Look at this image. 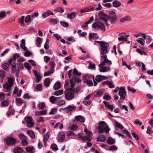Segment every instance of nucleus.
Returning <instances> with one entry per match:
<instances>
[{
    "instance_id": "nucleus-1",
    "label": "nucleus",
    "mask_w": 153,
    "mask_h": 153,
    "mask_svg": "<svg viewBox=\"0 0 153 153\" xmlns=\"http://www.w3.org/2000/svg\"><path fill=\"white\" fill-rule=\"evenodd\" d=\"M110 129L108 125L106 124L105 121H100L99 123L98 127V133L99 134H102L103 132L108 133Z\"/></svg>"
},
{
    "instance_id": "nucleus-2",
    "label": "nucleus",
    "mask_w": 153,
    "mask_h": 153,
    "mask_svg": "<svg viewBox=\"0 0 153 153\" xmlns=\"http://www.w3.org/2000/svg\"><path fill=\"white\" fill-rule=\"evenodd\" d=\"M109 45L108 43L106 42L105 44L100 47L101 48L100 50V53L101 54V57L103 58V56H107L106 54L108 52V47Z\"/></svg>"
},
{
    "instance_id": "nucleus-3",
    "label": "nucleus",
    "mask_w": 153,
    "mask_h": 153,
    "mask_svg": "<svg viewBox=\"0 0 153 153\" xmlns=\"http://www.w3.org/2000/svg\"><path fill=\"white\" fill-rule=\"evenodd\" d=\"M117 20L116 13L113 11H110L108 16V21L109 20L111 24H114Z\"/></svg>"
},
{
    "instance_id": "nucleus-4",
    "label": "nucleus",
    "mask_w": 153,
    "mask_h": 153,
    "mask_svg": "<svg viewBox=\"0 0 153 153\" xmlns=\"http://www.w3.org/2000/svg\"><path fill=\"white\" fill-rule=\"evenodd\" d=\"M92 27L96 29H100L103 31L105 30L104 25L100 21H97L93 23Z\"/></svg>"
},
{
    "instance_id": "nucleus-5",
    "label": "nucleus",
    "mask_w": 153,
    "mask_h": 153,
    "mask_svg": "<svg viewBox=\"0 0 153 153\" xmlns=\"http://www.w3.org/2000/svg\"><path fill=\"white\" fill-rule=\"evenodd\" d=\"M5 142L7 145L9 146H14L17 142L16 139L12 136L7 137L6 139Z\"/></svg>"
},
{
    "instance_id": "nucleus-6",
    "label": "nucleus",
    "mask_w": 153,
    "mask_h": 153,
    "mask_svg": "<svg viewBox=\"0 0 153 153\" xmlns=\"http://www.w3.org/2000/svg\"><path fill=\"white\" fill-rule=\"evenodd\" d=\"M98 16L100 20L104 21L105 22V24L106 25L108 26V24L107 22L108 15L102 11H101L99 12Z\"/></svg>"
},
{
    "instance_id": "nucleus-7",
    "label": "nucleus",
    "mask_w": 153,
    "mask_h": 153,
    "mask_svg": "<svg viewBox=\"0 0 153 153\" xmlns=\"http://www.w3.org/2000/svg\"><path fill=\"white\" fill-rule=\"evenodd\" d=\"M119 94L120 96V99L121 100H124L126 94V91L124 87L122 86L120 87L119 92Z\"/></svg>"
},
{
    "instance_id": "nucleus-8",
    "label": "nucleus",
    "mask_w": 153,
    "mask_h": 153,
    "mask_svg": "<svg viewBox=\"0 0 153 153\" xmlns=\"http://www.w3.org/2000/svg\"><path fill=\"white\" fill-rule=\"evenodd\" d=\"M33 72L35 76V82L36 83L39 82L42 79L41 76L39 74L38 71L36 70H33Z\"/></svg>"
},
{
    "instance_id": "nucleus-9",
    "label": "nucleus",
    "mask_w": 153,
    "mask_h": 153,
    "mask_svg": "<svg viewBox=\"0 0 153 153\" xmlns=\"http://www.w3.org/2000/svg\"><path fill=\"white\" fill-rule=\"evenodd\" d=\"M65 97L66 100H71L73 99L74 97V94L71 93V92H67L65 93Z\"/></svg>"
},
{
    "instance_id": "nucleus-10",
    "label": "nucleus",
    "mask_w": 153,
    "mask_h": 153,
    "mask_svg": "<svg viewBox=\"0 0 153 153\" xmlns=\"http://www.w3.org/2000/svg\"><path fill=\"white\" fill-rule=\"evenodd\" d=\"M76 107L75 106H71V105H68L67 107L65 108V113H69L71 111L75 110L76 109Z\"/></svg>"
},
{
    "instance_id": "nucleus-11",
    "label": "nucleus",
    "mask_w": 153,
    "mask_h": 153,
    "mask_svg": "<svg viewBox=\"0 0 153 153\" xmlns=\"http://www.w3.org/2000/svg\"><path fill=\"white\" fill-rule=\"evenodd\" d=\"M78 137L81 139L83 141H84L85 140L87 141H91L92 139V137L89 134L83 136H79Z\"/></svg>"
},
{
    "instance_id": "nucleus-12",
    "label": "nucleus",
    "mask_w": 153,
    "mask_h": 153,
    "mask_svg": "<svg viewBox=\"0 0 153 153\" xmlns=\"http://www.w3.org/2000/svg\"><path fill=\"white\" fill-rule=\"evenodd\" d=\"M124 34L125 35L126 33L125 32H123L121 33H120L118 35V36H120V35H121L120 37H119L118 39V40L119 41H126L127 40V38L126 37H125V35H123V34Z\"/></svg>"
},
{
    "instance_id": "nucleus-13",
    "label": "nucleus",
    "mask_w": 153,
    "mask_h": 153,
    "mask_svg": "<svg viewBox=\"0 0 153 153\" xmlns=\"http://www.w3.org/2000/svg\"><path fill=\"white\" fill-rule=\"evenodd\" d=\"M99 36L97 33H90L89 35V39L90 41L92 40V39H98Z\"/></svg>"
},
{
    "instance_id": "nucleus-14",
    "label": "nucleus",
    "mask_w": 153,
    "mask_h": 153,
    "mask_svg": "<svg viewBox=\"0 0 153 153\" xmlns=\"http://www.w3.org/2000/svg\"><path fill=\"white\" fill-rule=\"evenodd\" d=\"M13 152L14 153H22L23 152V150L22 148L17 146L14 148Z\"/></svg>"
},
{
    "instance_id": "nucleus-15",
    "label": "nucleus",
    "mask_w": 153,
    "mask_h": 153,
    "mask_svg": "<svg viewBox=\"0 0 153 153\" xmlns=\"http://www.w3.org/2000/svg\"><path fill=\"white\" fill-rule=\"evenodd\" d=\"M102 58L104 60V61L102 62V63L103 65H105L106 63L108 65H111V61L108 59L107 56H103V58Z\"/></svg>"
},
{
    "instance_id": "nucleus-16",
    "label": "nucleus",
    "mask_w": 153,
    "mask_h": 153,
    "mask_svg": "<svg viewBox=\"0 0 153 153\" xmlns=\"http://www.w3.org/2000/svg\"><path fill=\"white\" fill-rule=\"evenodd\" d=\"M106 139V136L103 134L100 135L97 138V141L104 142L105 141Z\"/></svg>"
},
{
    "instance_id": "nucleus-17",
    "label": "nucleus",
    "mask_w": 153,
    "mask_h": 153,
    "mask_svg": "<svg viewBox=\"0 0 153 153\" xmlns=\"http://www.w3.org/2000/svg\"><path fill=\"white\" fill-rule=\"evenodd\" d=\"M76 13L73 12L70 13H68L67 18L69 19H74L76 17Z\"/></svg>"
},
{
    "instance_id": "nucleus-18",
    "label": "nucleus",
    "mask_w": 153,
    "mask_h": 153,
    "mask_svg": "<svg viewBox=\"0 0 153 153\" xmlns=\"http://www.w3.org/2000/svg\"><path fill=\"white\" fill-rule=\"evenodd\" d=\"M42 43V40L41 38L39 37L36 38L35 41V44L36 46L39 48L41 47V44Z\"/></svg>"
},
{
    "instance_id": "nucleus-19",
    "label": "nucleus",
    "mask_w": 153,
    "mask_h": 153,
    "mask_svg": "<svg viewBox=\"0 0 153 153\" xmlns=\"http://www.w3.org/2000/svg\"><path fill=\"white\" fill-rule=\"evenodd\" d=\"M75 119L76 121H78L80 122H84L85 121L84 117L81 115H78L75 117Z\"/></svg>"
},
{
    "instance_id": "nucleus-20",
    "label": "nucleus",
    "mask_w": 153,
    "mask_h": 153,
    "mask_svg": "<svg viewBox=\"0 0 153 153\" xmlns=\"http://www.w3.org/2000/svg\"><path fill=\"white\" fill-rule=\"evenodd\" d=\"M15 101L16 105L18 106H20L22 103L25 102L22 100L21 98H17L16 99Z\"/></svg>"
},
{
    "instance_id": "nucleus-21",
    "label": "nucleus",
    "mask_w": 153,
    "mask_h": 153,
    "mask_svg": "<svg viewBox=\"0 0 153 153\" xmlns=\"http://www.w3.org/2000/svg\"><path fill=\"white\" fill-rule=\"evenodd\" d=\"M131 19L130 16H127L121 18L120 21L121 22H123L126 21H131Z\"/></svg>"
},
{
    "instance_id": "nucleus-22",
    "label": "nucleus",
    "mask_w": 153,
    "mask_h": 153,
    "mask_svg": "<svg viewBox=\"0 0 153 153\" xmlns=\"http://www.w3.org/2000/svg\"><path fill=\"white\" fill-rule=\"evenodd\" d=\"M25 18V16H22L19 19V22L22 27H25L26 26V25L24 22Z\"/></svg>"
},
{
    "instance_id": "nucleus-23",
    "label": "nucleus",
    "mask_w": 153,
    "mask_h": 153,
    "mask_svg": "<svg viewBox=\"0 0 153 153\" xmlns=\"http://www.w3.org/2000/svg\"><path fill=\"white\" fill-rule=\"evenodd\" d=\"M27 132L31 138L34 139L35 138V134L33 131L31 130H28L27 131Z\"/></svg>"
},
{
    "instance_id": "nucleus-24",
    "label": "nucleus",
    "mask_w": 153,
    "mask_h": 153,
    "mask_svg": "<svg viewBox=\"0 0 153 153\" xmlns=\"http://www.w3.org/2000/svg\"><path fill=\"white\" fill-rule=\"evenodd\" d=\"M95 9L93 7L89 6L88 7L86 8L85 9L81 10L82 13L91 11L94 10Z\"/></svg>"
},
{
    "instance_id": "nucleus-25",
    "label": "nucleus",
    "mask_w": 153,
    "mask_h": 153,
    "mask_svg": "<svg viewBox=\"0 0 153 153\" xmlns=\"http://www.w3.org/2000/svg\"><path fill=\"white\" fill-rule=\"evenodd\" d=\"M115 140L113 139L112 137H109L107 140V143L109 144L112 145L115 143Z\"/></svg>"
},
{
    "instance_id": "nucleus-26",
    "label": "nucleus",
    "mask_w": 153,
    "mask_h": 153,
    "mask_svg": "<svg viewBox=\"0 0 153 153\" xmlns=\"http://www.w3.org/2000/svg\"><path fill=\"white\" fill-rule=\"evenodd\" d=\"M53 13L50 10H48L44 13L42 15L44 18H46L47 17L51 15H53Z\"/></svg>"
},
{
    "instance_id": "nucleus-27",
    "label": "nucleus",
    "mask_w": 153,
    "mask_h": 153,
    "mask_svg": "<svg viewBox=\"0 0 153 153\" xmlns=\"http://www.w3.org/2000/svg\"><path fill=\"white\" fill-rule=\"evenodd\" d=\"M50 82V78H46L44 82V84L45 87H48L49 86Z\"/></svg>"
},
{
    "instance_id": "nucleus-28",
    "label": "nucleus",
    "mask_w": 153,
    "mask_h": 153,
    "mask_svg": "<svg viewBox=\"0 0 153 153\" xmlns=\"http://www.w3.org/2000/svg\"><path fill=\"white\" fill-rule=\"evenodd\" d=\"M113 6L115 7H118L121 5V3L117 0L114 1L113 2Z\"/></svg>"
},
{
    "instance_id": "nucleus-29",
    "label": "nucleus",
    "mask_w": 153,
    "mask_h": 153,
    "mask_svg": "<svg viewBox=\"0 0 153 153\" xmlns=\"http://www.w3.org/2000/svg\"><path fill=\"white\" fill-rule=\"evenodd\" d=\"M8 82L10 87H12L13 84L14 79L13 78L7 77Z\"/></svg>"
},
{
    "instance_id": "nucleus-30",
    "label": "nucleus",
    "mask_w": 153,
    "mask_h": 153,
    "mask_svg": "<svg viewBox=\"0 0 153 153\" xmlns=\"http://www.w3.org/2000/svg\"><path fill=\"white\" fill-rule=\"evenodd\" d=\"M61 87V84L60 83L58 82L56 83L53 86V88L55 90H58Z\"/></svg>"
},
{
    "instance_id": "nucleus-31",
    "label": "nucleus",
    "mask_w": 153,
    "mask_h": 153,
    "mask_svg": "<svg viewBox=\"0 0 153 153\" xmlns=\"http://www.w3.org/2000/svg\"><path fill=\"white\" fill-rule=\"evenodd\" d=\"M10 102L7 100H3L1 102V105L3 107H7L9 104Z\"/></svg>"
},
{
    "instance_id": "nucleus-32",
    "label": "nucleus",
    "mask_w": 153,
    "mask_h": 153,
    "mask_svg": "<svg viewBox=\"0 0 153 153\" xmlns=\"http://www.w3.org/2000/svg\"><path fill=\"white\" fill-rule=\"evenodd\" d=\"M12 68V72L13 73H15L16 70V65L15 62H13L11 64Z\"/></svg>"
},
{
    "instance_id": "nucleus-33",
    "label": "nucleus",
    "mask_w": 153,
    "mask_h": 153,
    "mask_svg": "<svg viewBox=\"0 0 153 153\" xmlns=\"http://www.w3.org/2000/svg\"><path fill=\"white\" fill-rule=\"evenodd\" d=\"M3 88L4 89H6L7 91L9 92L10 91L11 87H10L9 85L7 83H6L3 86Z\"/></svg>"
},
{
    "instance_id": "nucleus-34",
    "label": "nucleus",
    "mask_w": 153,
    "mask_h": 153,
    "mask_svg": "<svg viewBox=\"0 0 153 153\" xmlns=\"http://www.w3.org/2000/svg\"><path fill=\"white\" fill-rule=\"evenodd\" d=\"M9 65L7 63H3L1 65L2 68L4 70H7L9 68Z\"/></svg>"
},
{
    "instance_id": "nucleus-35",
    "label": "nucleus",
    "mask_w": 153,
    "mask_h": 153,
    "mask_svg": "<svg viewBox=\"0 0 153 153\" xmlns=\"http://www.w3.org/2000/svg\"><path fill=\"white\" fill-rule=\"evenodd\" d=\"M31 16L30 15L27 16L25 20V22L26 23H30L31 21Z\"/></svg>"
},
{
    "instance_id": "nucleus-36",
    "label": "nucleus",
    "mask_w": 153,
    "mask_h": 153,
    "mask_svg": "<svg viewBox=\"0 0 153 153\" xmlns=\"http://www.w3.org/2000/svg\"><path fill=\"white\" fill-rule=\"evenodd\" d=\"M123 132L124 134H126L128 137V138L131 139L132 137L131 135L129 132L127 130L124 129L123 130Z\"/></svg>"
},
{
    "instance_id": "nucleus-37",
    "label": "nucleus",
    "mask_w": 153,
    "mask_h": 153,
    "mask_svg": "<svg viewBox=\"0 0 153 153\" xmlns=\"http://www.w3.org/2000/svg\"><path fill=\"white\" fill-rule=\"evenodd\" d=\"M72 79L76 82L78 83L80 82L82 80L78 77L76 75H74L72 77Z\"/></svg>"
},
{
    "instance_id": "nucleus-38",
    "label": "nucleus",
    "mask_w": 153,
    "mask_h": 153,
    "mask_svg": "<svg viewBox=\"0 0 153 153\" xmlns=\"http://www.w3.org/2000/svg\"><path fill=\"white\" fill-rule=\"evenodd\" d=\"M103 91L102 89L99 90L96 92V94L95 95V97H99L101 96L103 94Z\"/></svg>"
},
{
    "instance_id": "nucleus-39",
    "label": "nucleus",
    "mask_w": 153,
    "mask_h": 153,
    "mask_svg": "<svg viewBox=\"0 0 153 153\" xmlns=\"http://www.w3.org/2000/svg\"><path fill=\"white\" fill-rule=\"evenodd\" d=\"M34 149L33 147H27L25 149L27 152H30V153H35V152L33 151Z\"/></svg>"
},
{
    "instance_id": "nucleus-40",
    "label": "nucleus",
    "mask_w": 153,
    "mask_h": 153,
    "mask_svg": "<svg viewBox=\"0 0 153 153\" xmlns=\"http://www.w3.org/2000/svg\"><path fill=\"white\" fill-rule=\"evenodd\" d=\"M50 132L48 131L46 132L44 136V138L43 140L47 141L49 139Z\"/></svg>"
},
{
    "instance_id": "nucleus-41",
    "label": "nucleus",
    "mask_w": 153,
    "mask_h": 153,
    "mask_svg": "<svg viewBox=\"0 0 153 153\" xmlns=\"http://www.w3.org/2000/svg\"><path fill=\"white\" fill-rule=\"evenodd\" d=\"M78 127L75 124H73L69 126V128L71 130H75Z\"/></svg>"
},
{
    "instance_id": "nucleus-42",
    "label": "nucleus",
    "mask_w": 153,
    "mask_h": 153,
    "mask_svg": "<svg viewBox=\"0 0 153 153\" xmlns=\"http://www.w3.org/2000/svg\"><path fill=\"white\" fill-rule=\"evenodd\" d=\"M50 101L53 104L56 103V97L53 96L51 97L50 98Z\"/></svg>"
},
{
    "instance_id": "nucleus-43",
    "label": "nucleus",
    "mask_w": 153,
    "mask_h": 153,
    "mask_svg": "<svg viewBox=\"0 0 153 153\" xmlns=\"http://www.w3.org/2000/svg\"><path fill=\"white\" fill-rule=\"evenodd\" d=\"M90 79V76L88 74H87L85 75L82 78L83 82H86L89 80Z\"/></svg>"
},
{
    "instance_id": "nucleus-44",
    "label": "nucleus",
    "mask_w": 153,
    "mask_h": 153,
    "mask_svg": "<svg viewBox=\"0 0 153 153\" xmlns=\"http://www.w3.org/2000/svg\"><path fill=\"white\" fill-rule=\"evenodd\" d=\"M15 110L14 109H12L10 110H8L6 113V114L8 116H9L11 114L14 115L15 113Z\"/></svg>"
},
{
    "instance_id": "nucleus-45",
    "label": "nucleus",
    "mask_w": 153,
    "mask_h": 153,
    "mask_svg": "<svg viewBox=\"0 0 153 153\" xmlns=\"http://www.w3.org/2000/svg\"><path fill=\"white\" fill-rule=\"evenodd\" d=\"M115 127H117L121 129H123L124 128L123 126L118 122H115Z\"/></svg>"
},
{
    "instance_id": "nucleus-46",
    "label": "nucleus",
    "mask_w": 153,
    "mask_h": 153,
    "mask_svg": "<svg viewBox=\"0 0 153 153\" xmlns=\"http://www.w3.org/2000/svg\"><path fill=\"white\" fill-rule=\"evenodd\" d=\"M73 73L74 76L77 75L79 76H80L81 75V73L78 72L76 68H74Z\"/></svg>"
},
{
    "instance_id": "nucleus-47",
    "label": "nucleus",
    "mask_w": 153,
    "mask_h": 153,
    "mask_svg": "<svg viewBox=\"0 0 153 153\" xmlns=\"http://www.w3.org/2000/svg\"><path fill=\"white\" fill-rule=\"evenodd\" d=\"M88 68L89 69H95L96 68L95 64L94 63L90 62Z\"/></svg>"
},
{
    "instance_id": "nucleus-48",
    "label": "nucleus",
    "mask_w": 153,
    "mask_h": 153,
    "mask_svg": "<svg viewBox=\"0 0 153 153\" xmlns=\"http://www.w3.org/2000/svg\"><path fill=\"white\" fill-rule=\"evenodd\" d=\"M6 16V12L4 11L0 12V20H1L2 19L5 18Z\"/></svg>"
},
{
    "instance_id": "nucleus-49",
    "label": "nucleus",
    "mask_w": 153,
    "mask_h": 153,
    "mask_svg": "<svg viewBox=\"0 0 153 153\" xmlns=\"http://www.w3.org/2000/svg\"><path fill=\"white\" fill-rule=\"evenodd\" d=\"M100 71L102 72H105L107 71V68L106 66H101L99 68Z\"/></svg>"
},
{
    "instance_id": "nucleus-50",
    "label": "nucleus",
    "mask_w": 153,
    "mask_h": 153,
    "mask_svg": "<svg viewBox=\"0 0 153 153\" xmlns=\"http://www.w3.org/2000/svg\"><path fill=\"white\" fill-rule=\"evenodd\" d=\"M58 109L57 108H53L52 109L51 111L49 112V115L54 114H55L57 111Z\"/></svg>"
},
{
    "instance_id": "nucleus-51",
    "label": "nucleus",
    "mask_w": 153,
    "mask_h": 153,
    "mask_svg": "<svg viewBox=\"0 0 153 153\" xmlns=\"http://www.w3.org/2000/svg\"><path fill=\"white\" fill-rule=\"evenodd\" d=\"M60 23L64 27H68L69 26V24L65 21H61Z\"/></svg>"
},
{
    "instance_id": "nucleus-52",
    "label": "nucleus",
    "mask_w": 153,
    "mask_h": 153,
    "mask_svg": "<svg viewBox=\"0 0 153 153\" xmlns=\"http://www.w3.org/2000/svg\"><path fill=\"white\" fill-rule=\"evenodd\" d=\"M63 90H60L55 92L54 95L58 96L63 94Z\"/></svg>"
},
{
    "instance_id": "nucleus-53",
    "label": "nucleus",
    "mask_w": 153,
    "mask_h": 153,
    "mask_svg": "<svg viewBox=\"0 0 153 153\" xmlns=\"http://www.w3.org/2000/svg\"><path fill=\"white\" fill-rule=\"evenodd\" d=\"M51 146V149L55 151H56L58 150L57 146L55 143L52 144Z\"/></svg>"
},
{
    "instance_id": "nucleus-54",
    "label": "nucleus",
    "mask_w": 153,
    "mask_h": 153,
    "mask_svg": "<svg viewBox=\"0 0 153 153\" xmlns=\"http://www.w3.org/2000/svg\"><path fill=\"white\" fill-rule=\"evenodd\" d=\"M65 134H63L59 137L58 140L61 142H63L65 140Z\"/></svg>"
},
{
    "instance_id": "nucleus-55",
    "label": "nucleus",
    "mask_w": 153,
    "mask_h": 153,
    "mask_svg": "<svg viewBox=\"0 0 153 153\" xmlns=\"http://www.w3.org/2000/svg\"><path fill=\"white\" fill-rule=\"evenodd\" d=\"M25 120L26 122H27V123L32 122L33 119H32V117H30V116H26L25 118Z\"/></svg>"
},
{
    "instance_id": "nucleus-56",
    "label": "nucleus",
    "mask_w": 153,
    "mask_h": 153,
    "mask_svg": "<svg viewBox=\"0 0 153 153\" xmlns=\"http://www.w3.org/2000/svg\"><path fill=\"white\" fill-rule=\"evenodd\" d=\"M59 21H57L55 19H51L50 21V22L51 25H55Z\"/></svg>"
},
{
    "instance_id": "nucleus-57",
    "label": "nucleus",
    "mask_w": 153,
    "mask_h": 153,
    "mask_svg": "<svg viewBox=\"0 0 153 153\" xmlns=\"http://www.w3.org/2000/svg\"><path fill=\"white\" fill-rule=\"evenodd\" d=\"M49 63L51 68V71L52 70V69L55 68L56 64L55 62L53 61H51L49 62Z\"/></svg>"
},
{
    "instance_id": "nucleus-58",
    "label": "nucleus",
    "mask_w": 153,
    "mask_h": 153,
    "mask_svg": "<svg viewBox=\"0 0 153 153\" xmlns=\"http://www.w3.org/2000/svg\"><path fill=\"white\" fill-rule=\"evenodd\" d=\"M56 11L57 12L63 13L64 12V10L63 7H59L56 8Z\"/></svg>"
},
{
    "instance_id": "nucleus-59",
    "label": "nucleus",
    "mask_w": 153,
    "mask_h": 153,
    "mask_svg": "<svg viewBox=\"0 0 153 153\" xmlns=\"http://www.w3.org/2000/svg\"><path fill=\"white\" fill-rule=\"evenodd\" d=\"M95 80L97 82H101L102 80L101 75H97L95 78Z\"/></svg>"
},
{
    "instance_id": "nucleus-60",
    "label": "nucleus",
    "mask_w": 153,
    "mask_h": 153,
    "mask_svg": "<svg viewBox=\"0 0 153 153\" xmlns=\"http://www.w3.org/2000/svg\"><path fill=\"white\" fill-rule=\"evenodd\" d=\"M57 105L59 106L63 105L65 103V101L63 100H62L59 102H56Z\"/></svg>"
},
{
    "instance_id": "nucleus-61",
    "label": "nucleus",
    "mask_w": 153,
    "mask_h": 153,
    "mask_svg": "<svg viewBox=\"0 0 153 153\" xmlns=\"http://www.w3.org/2000/svg\"><path fill=\"white\" fill-rule=\"evenodd\" d=\"M25 67L27 68L28 70H30L31 69V67L30 65L27 62H25L24 63Z\"/></svg>"
},
{
    "instance_id": "nucleus-62",
    "label": "nucleus",
    "mask_w": 153,
    "mask_h": 153,
    "mask_svg": "<svg viewBox=\"0 0 153 153\" xmlns=\"http://www.w3.org/2000/svg\"><path fill=\"white\" fill-rule=\"evenodd\" d=\"M32 55V52L29 51H27L24 53V55L26 57H29Z\"/></svg>"
},
{
    "instance_id": "nucleus-63",
    "label": "nucleus",
    "mask_w": 153,
    "mask_h": 153,
    "mask_svg": "<svg viewBox=\"0 0 153 153\" xmlns=\"http://www.w3.org/2000/svg\"><path fill=\"white\" fill-rule=\"evenodd\" d=\"M6 72L4 70L0 71V77L2 78L5 77Z\"/></svg>"
},
{
    "instance_id": "nucleus-64",
    "label": "nucleus",
    "mask_w": 153,
    "mask_h": 153,
    "mask_svg": "<svg viewBox=\"0 0 153 153\" xmlns=\"http://www.w3.org/2000/svg\"><path fill=\"white\" fill-rule=\"evenodd\" d=\"M54 72V71H48L47 72H45L44 74V75L45 76H49L51 74H52Z\"/></svg>"
}]
</instances>
